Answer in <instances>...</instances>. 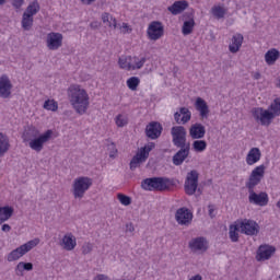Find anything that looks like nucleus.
I'll return each mask as SVG.
<instances>
[{"instance_id": "7", "label": "nucleus", "mask_w": 280, "mask_h": 280, "mask_svg": "<svg viewBox=\"0 0 280 280\" xmlns=\"http://www.w3.org/2000/svg\"><path fill=\"white\" fill-rule=\"evenodd\" d=\"M237 222L242 235H247L248 237H257V235H259L260 226L257 221L252 219H240Z\"/></svg>"}, {"instance_id": "13", "label": "nucleus", "mask_w": 280, "mask_h": 280, "mask_svg": "<svg viewBox=\"0 0 280 280\" xmlns=\"http://www.w3.org/2000/svg\"><path fill=\"white\" fill-rule=\"evenodd\" d=\"M175 220L179 226H190L194 222V213L188 208H179L175 212Z\"/></svg>"}, {"instance_id": "4", "label": "nucleus", "mask_w": 280, "mask_h": 280, "mask_svg": "<svg viewBox=\"0 0 280 280\" xmlns=\"http://www.w3.org/2000/svg\"><path fill=\"white\" fill-rule=\"evenodd\" d=\"M38 244H40V238H38V237H35V238L22 244L21 246L11 250L7 255V261H9V262L19 261V259H21V257H24V255H27V253H30L31 250H34V248H36V246H38Z\"/></svg>"}, {"instance_id": "5", "label": "nucleus", "mask_w": 280, "mask_h": 280, "mask_svg": "<svg viewBox=\"0 0 280 280\" xmlns=\"http://www.w3.org/2000/svg\"><path fill=\"white\" fill-rule=\"evenodd\" d=\"M93 187V178L89 176H80L74 178L72 183V195L77 200H82L86 191Z\"/></svg>"}, {"instance_id": "2", "label": "nucleus", "mask_w": 280, "mask_h": 280, "mask_svg": "<svg viewBox=\"0 0 280 280\" xmlns=\"http://www.w3.org/2000/svg\"><path fill=\"white\" fill-rule=\"evenodd\" d=\"M67 96L73 110L78 115H86V110L91 106V96L89 92L80 84H71L67 90Z\"/></svg>"}, {"instance_id": "57", "label": "nucleus", "mask_w": 280, "mask_h": 280, "mask_svg": "<svg viewBox=\"0 0 280 280\" xmlns=\"http://www.w3.org/2000/svg\"><path fill=\"white\" fill-rule=\"evenodd\" d=\"M189 280H202V276H200V275H195V276H192Z\"/></svg>"}, {"instance_id": "8", "label": "nucleus", "mask_w": 280, "mask_h": 280, "mask_svg": "<svg viewBox=\"0 0 280 280\" xmlns=\"http://www.w3.org/2000/svg\"><path fill=\"white\" fill-rule=\"evenodd\" d=\"M252 116L256 124H260V126H270L272 119H275L270 109H265L264 107H254L252 109Z\"/></svg>"}, {"instance_id": "49", "label": "nucleus", "mask_w": 280, "mask_h": 280, "mask_svg": "<svg viewBox=\"0 0 280 280\" xmlns=\"http://www.w3.org/2000/svg\"><path fill=\"white\" fill-rule=\"evenodd\" d=\"M11 1L15 10H21V8H23V4L25 3V0H11Z\"/></svg>"}, {"instance_id": "41", "label": "nucleus", "mask_w": 280, "mask_h": 280, "mask_svg": "<svg viewBox=\"0 0 280 280\" xmlns=\"http://www.w3.org/2000/svg\"><path fill=\"white\" fill-rule=\"evenodd\" d=\"M269 113H271V115H273V119L275 117H279L280 115V98H276L271 105L269 106Z\"/></svg>"}, {"instance_id": "20", "label": "nucleus", "mask_w": 280, "mask_h": 280, "mask_svg": "<svg viewBox=\"0 0 280 280\" xmlns=\"http://www.w3.org/2000/svg\"><path fill=\"white\" fill-rule=\"evenodd\" d=\"M205 135H207V129L205 128V125L200 122H196L190 126L189 137L191 139H195V140L205 139Z\"/></svg>"}, {"instance_id": "58", "label": "nucleus", "mask_w": 280, "mask_h": 280, "mask_svg": "<svg viewBox=\"0 0 280 280\" xmlns=\"http://www.w3.org/2000/svg\"><path fill=\"white\" fill-rule=\"evenodd\" d=\"M5 1L8 0H0V5H5Z\"/></svg>"}, {"instance_id": "45", "label": "nucleus", "mask_w": 280, "mask_h": 280, "mask_svg": "<svg viewBox=\"0 0 280 280\" xmlns=\"http://www.w3.org/2000/svg\"><path fill=\"white\" fill-rule=\"evenodd\" d=\"M117 199L119 200L120 205H122L124 207H130V205H132V198L124 194H118Z\"/></svg>"}, {"instance_id": "18", "label": "nucleus", "mask_w": 280, "mask_h": 280, "mask_svg": "<svg viewBox=\"0 0 280 280\" xmlns=\"http://www.w3.org/2000/svg\"><path fill=\"white\" fill-rule=\"evenodd\" d=\"M174 119L176 124L185 126V124H189V121H191V112L187 107H182L174 114Z\"/></svg>"}, {"instance_id": "30", "label": "nucleus", "mask_w": 280, "mask_h": 280, "mask_svg": "<svg viewBox=\"0 0 280 280\" xmlns=\"http://www.w3.org/2000/svg\"><path fill=\"white\" fill-rule=\"evenodd\" d=\"M240 233H242V230L240 228V223L236 220L233 224L229 228V237L231 242H240Z\"/></svg>"}, {"instance_id": "34", "label": "nucleus", "mask_w": 280, "mask_h": 280, "mask_svg": "<svg viewBox=\"0 0 280 280\" xmlns=\"http://www.w3.org/2000/svg\"><path fill=\"white\" fill-rule=\"evenodd\" d=\"M8 150H10V139L0 132V159L5 156Z\"/></svg>"}, {"instance_id": "9", "label": "nucleus", "mask_w": 280, "mask_h": 280, "mask_svg": "<svg viewBox=\"0 0 280 280\" xmlns=\"http://www.w3.org/2000/svg\"><path fill=\"white\" fill-rule=\"evenodd\" d=\"M171 135L173 139V145L175 148L187 147V129L183 126H174L171 129Z\"/></svg>"}, {"instance_id": "51", "label": "nucleus", "mask_w": 280, "mask_h": 280, "mask_svg": "<svg viewBox=\"0 0 280 280\" xmlns=\"http://www.w3.org/2000/svg\"><path fill=\"white\" fill-rule=\"evenodd\" d=\"M1 231H3V233H10V231H12V226H10V224L4 223L1 226Z\"/></svg>"}, {"instance_id": "16", "label": "nucleus", "mask_w": 280, "mask_h": 280, "mask_svg": "<svg viewBox=\"0 0 280 280\" xmlns=\"http://www.w3.org/2000/svg\"><path fill=\"white\" fill-rule=\"evenodd\" d=\"M59 246H61L63 250H75V246H78V240L73 233H67L60 240Z\"/></svg>"}, {"instance_id": "24", "label": "nucleus", "mask_w": 280, "mask_h": 280, "mask_svg": "<svg viewBox=\"0 0 280 280\" xmlns=\"http://www.w3.org/2000/svg\"><path fill=\"white\" fill-rule=\"evenodd\" d=\"M243 43H244V35L236 33L235 35L232 36V40L229 45V51L231 54H237V51L242 49Z\"/></svg>"}, {"instance_id": "26", "label": "nucleus", "mask_w": 280, "mask_h": 280, "mask_svg": "<svg viewBox=\"0 0 280 280\" xmlns=\"http://www.w3.org/2000/svg\"><path fill=\"white\" fill-rule=\"evenodd\" d=\"M179 148L180 150L173 156V165H183V163H185V159L189 156V144Z\"/></svg>"}, {"instance_id": "1", "label": "nucleus", "mask_w": 280, "mask_h": 280, "mask_svg": "<svg viewBox=\"0 0 280 280\" xmlns=\"http://www.w3.org/2000/svg\"><path fill=\"white\" fill-rule=\"evenodd\" d=\"M266 176V165L261 164L256 166L245 184L248 191L249 205H256V207H266L269 202L268 192H256L255 187L261 183V179Z\"/></svg>"}, {"instance_id": "33", "label": "nucleus", "mask_w": 280, "mask_h": 280, "mask_svg": "<svg viewBox=\"0 0 280 280\" xmlns=\"http://www.w3.org/2000/svg\"><path fill=\"white\" fill-rule=\"evenodd\" d=\"M211 14L214 16V19H224L226 16V13L229 12V9L224 8V5L215 4L211 8Z\"/></svg>"}, {"instance_id": "6", "label": "nucleus", "mask_w": 280, "mask_h": 280, "mask_svg": "<svg viewBox=\"0 0 280 280\" xmlns=\"http://www.w3.org/2000/svg\"><path fill=\"white\" fill-rule=\"evenodd\" d=\"M154 148V142H149L144 147L140 148L130 162V170H137L141 163H145V161H148V156H150V152L153 151Z\"/></svg>"}, {"instance_id": "23", "label": "nucleus", "mask_w": 280, "mask_h": 280, "mask_svg": "<svg viewBox=\"0 0 280 280\" xmlns=\"http://www.w3.org/2000/svg\"><path fill=\"white\" fill-rule=\"evenodd\" d=\"M195 108L198 110L201 119H209V105L202 97H197L195 102Z\"/></svg>"}, {"instance_id": "29", "label": "nucleus", "mask_w": 280, "mask_h": 280, "mask_svg": "<svg viewBox=\"0 0 280 280\" xmlns=\"http://www.w3.org/2000/svg\"><path fill=\"white\" fill-rule=\"evenodd\" d=\"M25 270L27 272L34 270V265L32 262H24L20 261L14 269L15 276L16 277H24L25 276Z\"/></svg>"}, {"instance_id": "53", "label": "nucleus", "mask_w": 280, "mask_h": 280, "mask_svg": "<svg viewBox=\"0 0 280 280\" xmlns=\"http://www.w3.org/2000/svg\"><path fill=\"white\" fill-rule=\"evenodd\" d=\"M94 280H110V278H108V276L100 273L96 277H94Z\"/></svg>"}, {"instance_id": "37", "label": "nucleus", "mask_w": 280, "mask_h": 280, "mask_svg": "<svg viewBox=\"0 0 280 280\" xmlns=\"http://www.w3.org/2000/svg\"><path fill=\"white\" fill-rule=\"evenodd\" d=\"M38 12H40V4L37 2V0H35L27 5L24 14L34 18L36 14H38Z\"/></svg>"}, {"instance_id": "40", "label": "nucleus", "mask_w": 280, "mask_h": 280, "mask_svg": "<svg viewBox=\"0 0 280 280\" xmlns=\"http://www.w3.org/2000/svg\"><path fill=\"white\" fill-rule=\"evenodd\" d=\"M118 65L120 69H124L125 71H131L130 68V56H121L118 59Z\"/></svg>"}, {"instance_id": "38", "label": "nucleus", "mask_w": 280, "mask_h": 280, "mask_svg": "<svg viewBox=\"0 0 280 280\" xmlns=\"http://www.w3.org/2000/svg\"><path fill=\"white\" fill-rule=\"evenodd\" d=\"M194 27H196V21L194 18L189 19L188 21H185L182 27V33L184 36H189L191 32H194Z\"/></svg>"}, {"instance_id": "54", "label": "nucleus", "mask_w": 280, "mask_h": 280, "mask_svg": "<svg viewBox=\"0 0 280 280\" xmlns=\"http://www.w3.org/2000/svg\"><path fill=\"white\" fill-rule=\"evenodd\" d=\"M252 77H253L254 80H260V79H261V73H259V72H253V73H252Z\"/></svg>"}, {"instance_id": "21", "label": "nucleus", "mask_w": 280, "mask_h": 280, "mask_svg": "<svg viewBox=\"0 0 280 280\" xmlns=\"http://www.w3.org/2000/svg\"><path fill=\"white\" fill-rule=\"evenodd\" d=\"M261 161V150L257 147L252 148L245 158L247 165L253 166Z\"/></svg>"}, {"instance_id": "15", "label": "nucleus", "mask_w": 280, "mask_h": 280, "mask_svg": "<svg viewBox=\"0 0 280 280\" xmlns=\"http://www.w3.org/2000/svg\"><path fill=\"white\" fill-rule=\"evenodd\" d=\"M184 189L187 196H194L196 189H198V171H190L184 184Z\"/></svg>"}, {"instance_id": "17", "label": "nucleus", "mask_w": 280, "mask_h": 280, "mask_svg": "<svg viewBox=\"0 0 280 280\" xmlns=\"http://www.w3.org/2000/svg\"><path fill=\"white\" fill-rule=\"evenodd\" d=\"M12 95V82L8 75L0 77V97L4 100Z\"/></svg>"}, {"instance_id": "10", "label": "nucleus", "mask_w": 280, "mask_h": 280, "mask_svg": "<svg viewBox=\"0 0 280 280\" xmlns=\"http://www.w3.org/2000/svg\"><path fill=\"white\" fill-rule=\"evenodd\" d=\"M188 247L195 255H205L209 250V241L205 236L194 237L189 241Z\"/></svg>"}, {"instance_id": "42", "label": "nucleus", "mask_w": 280, "mask_h": 280, "mask_svg": "<svg viewBox=\"0 0 280 280\" xmlns=\"http://www.w3.org/2000/svg\"><path fill=\"white\" fill-rule=\"evenodd\" d=\"M139 84H141V80L138 77H131L127 80V86L130 91H137Z\"/></svg>"}, {"instance_id": "59", "label": "nucleus", "mask_w": 280, "mask_h": 280, "mask_svg": "<svg viewBox=\"0 0 280 280\" xmlns=\"http://www.w3.org/2000/svg\"><path fill=\"white\" fill-rule=\"evenodd\" d=\"M277 86L280 89V78L277 80Z\"/></svg>"}, {"instance_id": "46", "label": "nucleus", "mask_w": 280, "mask_h": 280, "mask_svg": "<svg viewBox=\"0 0 280 280\" xmlns=\"http://www.w3.org/2000/svg\"><path fill=\"white\" fill-rule=\"evenodd\" d=\"M81 253L82 255H91V253H93V245L92 243H84L81 247Z\"/></svg>"}, {"instance_id": "55", "label": "nucleus", "mask_w": 280, "mask_h": 280, "mask_svg": "<svg viewBox=\"0 0 280 280\" xmlns=\"http://www.w3.org/2000/svg\"><path fill=\"white\" fill-rule=\"evenodd\" d=\"M90 27H92V30H97V27H100V23H97V22H92V23L90 24Z\"/></svg>"}, {"instance_id": "48", "label": "nucleus", "mask_w": 280, "mask_h": 280, "mask_svg": "<svg viewBox=\"0 0 280 280\" xmlns=\"http://www.w3.org/2000/svg\"><path fill=\"white\" fill-rule=\"evenodd\" d=\"M108 151L110 159H115V156H117V147H115V143H110L108 145Z\"/></svg>"}, {"instance_id": "19", "label": "nucleus", "mask_w": 280, "mask_h": 280, "mask_svg": "<svg viewBox=\"0 0 280 280\" xmlns=\"http://www.w3.org/2000/svg\"><path fill=\"white\" fill-rule=\"evenodd\" d=\"M276 250L277 249L273 246L261 245L257 252V256H256L257 261H267V259H270V257L275 255Z\"/></svg>"}, {"instance_id": "27", "label": "nucleus", "mask_w": 280, "mask_h": 280, "mask_svg": "<svg viewBox=\"0 0 280 280\" xmlns=\"http://www.w3.org/2000/svg\"><path fill=\"white\" fill-rule=\"evenodd\" d=\"M129 60L131 71H139V69H143L145 62H148V58L143 56H129Z\"/></svg>"}, {"instance_id": "43", "label": "nucleus", "mask_w": 280, "mask_h": 280, "mask_svg": "<svg viewBox=\"0 0 280 280\" xmlns=\"http://www.w3.org/2000/svg\"><path fill=\"white\" fill-rule=\"evenodd\" d=\"M115 124L118 128H124V126H128V115L119 114L115 118Z\"/></svg>"}, {"instance_id": "36", "label": "nucleus", "mask_w": 280, "mask_h": 280, "mask_svg": "<svg viewBox=\"0 0 280 280\" xmlns=\"http://www.w3.org/2000/svg\"><path fill=\"white\" fill-rule=\"evenodd\" d=\"M21 25L25 32H30V30H32L34 26V18L27 13H23Z\"/></svg>"}, {"instance_id": "44", "label": "nucleus", "mask_w": 280, "mask_h": 280, "mask_svg": "<svg viewBox=\"0 0 280 280\" xmlns=\"http://www.w3.org/2000/svg\"><path fill=\"white\" fill-rule=\"evenodd\" d=\"M45 110H51L52 113H56L58 110V102L54 100H47L44 103Z\"/></svg>"}, {"instance_id": "50", "label": "nucleus", "mask_w": 280, "mask_h": 280, "mask_svg": "<svg viewBox=\"0 0 280 280\" xmlns=\"http://www.w3.org/2000/svg\"><path fill=\"white\" fill-rule=\"evenodd\" d=\"M208 211H209L210 218H215V207L213 205L208 206Z\"/></svg>"}, {"instance_id": "31", "label": "nucleus", "mask_w": 280, "mask_h": 280, "mask_svg": "<svg viewBox=\"0 0 280 280\" xmlns=\"http://www.w3.org/2000/svg\"><path fill=\"white\" fill-rule=\"evenodd\" d=\"M14 215V208L11 206H3L0 207V224H3V222H8L10 218Z\"/></svg>"}, {"instance_id": "22", "label": "nucleus", "mask_w": 280, "mask_h": 280, "mask_svg": "<svg viewBox=\"0 0 280 280\" xmlns=\"http://www.w3.org/2000/svg\"><path fill=\"white\" fill-rule=\"evenodd\" d=\"M145 132L149 139H159L161 132H163V126L156 121L150 122L145 128Z\"/></svg>"}, {"instance_id": "28", "label": "nucleus", "mask_w": 280, "mask_h": 280, "mask_svg": "<svg viewBox=\"0 0 280 280\" xmlns=\"http://www.w3.org/2000/svg\"><path fill=\"white\" fill-rule=\"evenodd\" d=\"M39 135H40V130H38L36 127H28L24 131L22 139L25 143H32V141H34V139L39 137Z\"/></svg>"}, {"instance_id": "47", "label": "nucleus", "mask_w": 280, "mask_h": 280, "mask_svg": "<svg viewBox=\"0 0 280 280\" xmlns=\"http://www.w3.org/2000/svg\"><path fill=\"white\" fill-rule=\"evenodd\" d=\"M120 34H130L132 32V27L128 25V23L124 22L118 25Z\"/></svg>"}, {"instance_id": "32", "label": "nucleus", "mask_w": 280, "mask_h": 280, "mask_svg": "<svg viewBox=\"0 0 280 280\" xmlns=\"http://www.w3.org/2000/svg\"><path fill=\"white\" fill-rule=\"evenodd\" d=\"M278 58H280V51L277 48L269 49L265 54V61L267 65L272 66L277 62Z\"/></svg>"}, {"instance_id": "12", "label": "nucleus", "mask_w": 280, "mask_h": 280, "mask_svg": "<svg viewBox=\"0 0 280 280\" xmlns=\"http://www.w3.org/2000/svg\"><path fill=\"white\" fill-rule=\"evenodd\" d=\"M62 40H65V36L61 33L50 32L46 35V47L49 51H58L62 47Z\"/></svg>"}, {"instance_id": "52", "label": "nucleus", "mask_w": 280, "mask_h": 280, "mask_svg": "<svg viewBox=\"0 0 280 280\" xmlns=\"http://www.w3.org/2000/svg\"><path fill=\"white\" fill-rule=\"evenodd\" d=\"M126 232L127 233H135V225L132 223L126 224Z\"/></svg>"}, {"instance_id": "25", "label": "nucleus", "mask_w": 280, "mask_h": 280, "mask_svg": "<svg viewBox=\"0 0 280 280\" xmlns=\"http://www.w3.org/2000/svg\"><path fill=\"white\" fill-rule=\"evenodd\" d=\"M189 8V2L187 0H178L175 1L171 7L167 8L168 12L173 14L174 16L182 14V12H185V9Z\"/></svg>"}, {"instance_id": "56", "label": "nucleus", "mask_w": 280, "mask_h": 280, "mask_svg": "<svg viewBox=\"0 0 280 280\" xmlns=\"http://www.w3.org/2000/svg\"><path fill=\"white\" fill-rule=\"evenodd\" d=\"M93 1H95V0H81L83 5H91L93 3Z\"/></svg>"}, {"instance_id": "39", "label": "nucleus", "mask_w": 280, "mask_h": 280, "mask_svg": "<svg viewBox=\"0 0 280 280\" xmlns=\"http://www.w3.org/2000/svg\"><path fill=\"white\" fill-rule=\"evenodd\" d=\"M192 150L194 152H205L207 150V141L206 140H195L192 142Z\"/></svg>"}, {"instance_id": "11", "label": "nucleus", "mask_w": 280, "mask_h": 280, "mask_svg": "<svg viewBox=\"0 0 280 280\" xmlns=\"http://www.w3.org/2000/svg\"><path fill=\"white\" fill-rule=\"evenodd\" d=\"M54 135V131L51 129H48L44 133H39L35 139H33L28 147L31 150H34V152H43V149L45 148V143L51 139V136Z\"/></svg>"}, {"instance_id": "35", "label": "nucleus", "mask_w": 280, "mask_h": 280, "mask_svg": "<svg viewBox=\"0 0 280 280\" xmlns=\"http://www.w3.org/2000/svg\"><path fill=\"white\" fill-rule=\"evenodd\" d=\"M103 23L107 25V27H113L117 30V19H115L110 13L104 12L101 16Z\"/></svg>"}, {"instance_id": "14", "label": "nucleus", "mask_w": 280, "mask_h": 280, "mask_svg": "<svg viewBox=\"0 0 280 280\" xmlns=\"http://www.w3.org/2000/svg\"><path fill=\"white\" fill-rule=\"evenodd\" d=\"M165 28L163 27V23L159 21L151 22L147 30L149 40H159L160 38H163Z\"/></svg>"}, {"instance_id": "3", "label": "nucleus", "mask_w": 280, "mask_h": 280, "mask_svg": "<svg viewBox=\"0 0 280 280\" xmlns=\"http://www.w3.org/2000/svg\"><path fill=\"white\" fill-rule=\"evenodd\" d=\"M141 187L144 191H166L172 187V180L166 177H151L143 179Z\"/></svg>"}]
</instances>
